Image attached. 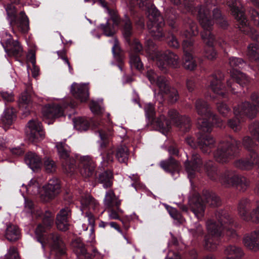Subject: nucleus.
<instances>
[{"label":"nucleus","instance_id":"79ce46f5","mask_svg":"<svg viewBox=\"0 0 259 259\" xmlns=\"http://www.w3.org/2000/svg\"><path fill=\"white\" fill-rule=\"evenodd\" d=\"M103 161L104 162L109 163L113 161V152L108 151L103 154H101Z\"/></svg>","mask_w":259,"mask_h":259},{"label":"nucleus","instance_id":"7ed1b4c3","mask_svg":"<svg viewBox=\"0 0 259 259\" xmlns=\"http://www.w3.org/2000/svg\"><path fill=\"white\" fill-rule=\"evenodd\" d=\"M122 34L126 42L130 47V63L132 67L141 71L144 69V65L140 54L145 51L147 55L156 62L158 67L163 71L166 72L168 67L176 68L178 66V57L169 50L160 51L155 42L151 39L145 41L144 48L139 40L133 37V27L130 21L125 19L122 22Z\"/></svg>","mask_w":259,"mask_h":259},{"label":"nucleus","instance_id":"de8ad7c7","mask_svg":"<svg viewBox=\"0 0 259 259\" xmlns=\"http://www.w3.org/2000/svg\"><path fill=\"white\" fill-rule=\"evenodd\" d=\"M170 215L175 220H179L180 219L181 215L178 211L174 208H170L168 210Z\"/></svg>","mask_w":259,"mask_h":259},{"label":"nucleus","instance_id":"bf43d9fd","mask_svg":"<svg viewBox=\"0 0 259 259\" xmlns=\"http://www.w3.org/2000/svg\"><path fill=\"white\" fill-rule=\"evenodd\" d=\"M65 63H66L68 66L69 72L72 74L73 73V69L71 66L69 60L67 62H65Z\"/></svg>","mask_w":259,"mask_h":259},{"label":"nucleus","instance_id":"72a5a7b5","mask_svg":"<svg viewBox=\"0 0 259 259\" xmlns=\"http://www.w3.org/2000/svg\"><path fill=\"white\" fill-rule=\"evenodd\" d=\"M112 51L114 58L119 62L118 67L120 70L122 71V64L123 63L122 50L119 46L118 41L116 40H115Z\"/></svg>","mask_w":259,"mask_h":259},{"label":"nucleus","instance_id":"774afa93","mask_svg":"<svg viewBox=\"0 0 259 259\" xmlns=\"http://www.w3.org/2000/svg\"><path fill=\"white\" fill-rule=\"evenodd\" d=\"M188 143H189V144H190V141H188Z\"/></svg>","mask_w":259,"mask_h":259},{"label":"nucleus","instance_id":"c85d7f7f","mask_svg":"<svg viewBox=\"0 0 259 259\" xmlns=\"http://www.w3.org/2000/svg\"><path fill=\"white\" fill-rule=\"evenodd\" d=\"M114 179L113 174L111 170H106L96 176V180L100 184H103L105 189L111 188L113 186Z\"/></svg>","mask_w":259,"mask_h":259},{"label":"nucleus","instance_id":"5fc2aeb1","mask_svg":"<svg viewBox=\"0 0 259 259\" xmlns=\"http://www.w3.org/2000/svg\"><path fill=\"white\" fill-rule=\"evenodd\" d=\"M109 226L111 228H114L116 230H117L119 233H122V230L120 229V227L119 225L116 223L114 222H109Z\"/></svg>","mask_w":259,"mask_h":259},{"label":"nucleus","instance_id":"6e6552de","mask_svg":"<svg viewBox=\"0 0 259 259\" xmlns=\"http://www.w3.org/2000/svg\"><path fill=\"white\" fill-rule=\"evenodd\" d=\"M85 2L92 3L94 5L98 3L103 8L106 9L110 16L105 24H101L98 28L103 32V34L106 36H113L116 33V28L117 26L120 27L122 32V22L125 19L129 20L131 25H133L132 19L135 22L137 28L143 29L145 28V19L142 14L138 11L137 8H131L130 10V15L131 18L128 14L124 15V17L120 18L117 13L110 9L108 3L105 0H84Z\"/></svg>","mask_w":259,"mask_h":259},{"label":"nucleus","instance_id":"393cba45","mask_svg":"<svg viewBox=\"0 0 259 259\" xmlns=\"http://www.w3.org/2000/svg\"><path fill=\"white\" fill-rule=\"evenodd\" d=\"M81 160L83 163L82 168L80 170V174L85 181H88L91 177L96 175L95 165L88 157H83L81 158Z\"/></svg>","mask_w":259,"mask_h":259},{"label":"nucleus","instance_id":"bb28decb","mask_svg":"<svg viewBox=\"0 0 259 259\" xmlns=\"http://www.w3.org/2000/svg\"><path fill=\"white\" fill-rule=\"evenodd\" d=\"M245 246L254 251L259 250V229L250 234L246 235L243 239Z\"/></svg>","mask_w":259,"mask_h":259},{"label":"nucleus","instance_id":"cd10ccee","mask_svg":"<svg viewBox=\"0 0 259 259\" xmlns=\"http://www.w3.org/2000/svg\"><path fill=\"white\" fill-rule=\"evenodd\" d=\"M25 161L27 165L33 171L40 169L42 165L41 158L36 153L28 152L25 156Z\"/></svg>","mask_w":259,"mask_h":259},{"label":"nucleus","instance_id":"0e129e2a","mask_svg":"<svg viewBox=\"0 0 259 259\" xmlns=\"http://www.w3.org/2000/svg\"><path fill=\"white\" fill-rule=\"evenodd\" d=\"M104 123V121L103 120H101L99 123V125H102Z\"/></svg>","mask_w":259,"mask_h":259},{"label":"nucleus","instance_id":"09e8293b","mask_svg":"<svg viewBox=\"0 0 259 259\" xmlns=\"http://www.w3.org/2000/svg\"><path fill=\"white\" fill-rule=\"evenodd\" d=\"M95 199L92 196H86L83 199V203L85 206H89L90 205H95Z\"/></svg>","mask_w":259,"mask_h":259},{"label":"nucleus","instance_id":"a878e982","mask_svg":"<svg viewBox=\"0 0 259 259\" xmlns=\"http://www.w3.org/2000/svg\"><path fill=\"white\" fill-rule=\"evenodd\" d=\"M6 44L7 47L6 51L10 56L18 58L22 57V48L18 40H14L11 38L7 39Z\"/></svg>","mask_w":259,"mask_h":259},{"label":"nucleus","instance_id":"e2e57ef3","mask_svg":"<svg viewBox=\"0 0 259 259\" xmlns=\"http://www.w3.org/2000/svg\"><path fill=\"white\" fill-rule=\"evenodd\" d=\"M167 259H181V258H180V257L179 256H177L175 258L169 257Z\"/></svg>","mask_w":259,"mask_h":259},{"label":"nucleus","instance_id":"603ef678","mask_svg":"<svg viewBox=\"0 0 259 259\" xmlns=\"http://www.w3.org/2000/svg\"><path fill=\"white\" fill-rule=\"evenodd\" d=\"M28 60L32 64V65L36 64L35 54L33 52H31L27 56Z\"/></svg>","mask_w":259,"mask_h":259},{"label":"nucleus","instance_id":"58836bf2","mask_svg":"<svg viewBox=\"0 0 259 259\" xmlns=\"http://www.w3.org/2000/svg\"><path fill=\"white\" fill-rule=\"evenodd\" d=\"M251 21L253 24L259 27V12L254 9H251L250 11Z\"/></svg>","mask_w":259,"mask_h":259},{"label":"nucleus","instance_id":"ea45409f","mask_svg":"<svg viewBox=\"0 0 259 259\" xmlns=\"http://www.w3.org/2000/svg\"><path fill=\"white\" fill-rule=\"evenodd\" d=\"M5 259H20L17 248L14 247H10L9 252L6 255Z\"/></svg>","mask_w":259,"mask_h":259},{"label":"nucleus","instance_id":"2f4dec72","mask_svg":"<svg viewBox=\"0 0 259 259\" xmlns=\"http://www.w3.org/2000/svg\"><path fill=\"white\" fill-rule=\"evenodd\" d=\"M128 156L129 150L127 147L120 146L116 148L115 157L119 162L126 163Z\"/></svg>","mask_w":259,"mask_h":259},{"label":"nucleus","instance_id":"9b49d317","mask_svg":"<svg viewBox=\"0 0 259 259\" xmlns=\"http://www.w3.org/2000/svg\"><path fill=\"white\" fill-rule=\"evenodd\" d=\"M53 221L49 217H45L36 227L35 233L37 240L44 246L45 243L51 242L56 253L63 256L66 254L65 244L59 234L56 232H51Z\"/></svg>","mask_w":259,"mask_h":259},{"label":"nucleus","instance_id":"c03bdc74","mask_svg":"<svg viewBox=\"0 0 259 259\" xmlns=\"http://www.w3.org/2000/svg\"><path fill=\"white\" fill-rule=\"evenodd\" d=\"M186 86L188 91L192 93L196 88V83L194 78H189L187 80Z\"/></svg>","mask_w":259,"mask_h":259},{"label":"nucleus","instance_id":"c756f323","mask_svg":"<svg viewBox=\"0 0 259 259\" xmlns=\"http://www.w3.org/2000/svg\"><path fill=\"white\" fill-rule=\"evenodd\" d=\"M78 257H82L84 259H94V256L97 253L96 249H93V253H90L87 251L85 246L82 243H77L74 250Z\"/></svg>","mask_w":259,"mask_h":259},{"label":"nucleus","instance_id":"5701e85b","mask_svg":"<svg viewBox=\"0 0 259 259\" xmlns=\"http://www.w3.org/2000/svg\"><path fill=\"white\" fill-rule=\"evenodd\" d=\"M32 100L30 94L25 91L21 94L19 99V111L25 117L28 116L32 111Z\"/></svg>","mask_w":259,"mask_h":259},{"label":"nucleus","instance_id":"a19ab883","mask_svg":"<svg viewBox=\"0 0 259 259\" xmlns=\"http://www.w3.org/2000/svg\"><path fill=\"white\" fill-rule=\"evenodd\" d=\"M110 218L112 219H115V220H119V217L118 214V213L114 209H111L110 214H109ZM120 220L122 222L123 225L124 226V228L127 230L130 228V224L128 221H123V220L120 219Z\"/></svg>","mask_w":259,"mask_h":259},{"label":"nucleus","instance_id":"3c124183","mask_svg":"<svg viewBox=\"0 0 259 259\" xmlns=\"http://www.w3.org/2000/svg\"><path fill=\"white\" fill-rule=\"evenodd\" d=\"M57 53L59 57L62 59L65 63L68 61V59L66 56V51L64 49L61 51H58Z\"/></svg>","mask_w":259,"mask_h":259},{"label":"nucleus","instance_id":"6e6d98bb","mask_svg":"<svg viewBox=\"0 0 259 259\" xmlns=\"http://www.w3.org/2000/svg\"><path fill=\"white\" fill-rule=\"evenodd\" d=\"M26 206L30 209H32L34 208L33 202L31 200H27L26 202Z\"/></svg>","mask_w":259,"mask_h":259},{"label":"nucleus","instance_id":"13d9d810","mask_svg":"<svg viewBox=\"0 0 259 259\" xmlns=\"http://www.w3.org/2000/svg\"><path fill=\"white\" fill-rule=\"evenodd\" d=\"M109 226V222L101 221L99 224V227L105 228Z\"/></svg>","mask_w":259,"mask_h":259},{"label":"nucleus","instance_id":"4468645a","mask_svg":"<svg viewBox=\"0 0 259 259\" xmlns=\"http://www.w3.org/2000/svg\"><path fill=\"white\" fill-rule=\"evenodd\" d=\"M241 147V142L240 141L229 136L220 143L213 154L217 161L222 163H227L239 155Z\"/></svg>","mask_w":259,"mask_h":259},{"label":"nucleus","instance_id":"9d476101","mask_svg":"<svg viewBox=\"0 0 259 259\" xmlns=\"http://www.w3.org/2000/svg\"><path fill=\"white\" fill-rule=\"evenodd\" d=\"M145 116L151 123L155 122L157 125L163 132H167L171 128V122L185 133L188 132L191 128V122L190 117L186 115H181L175 109H169L168 116L170 120L163 116L160 118H156V112L153 105L149 103L144 107Z\"/></svg>","mask_w":259,"mask_h":259},{"label":"nucleus","instance_id":"a18cd8bd","mask_svg":"<svg viewBox=\"0 0 259 259\" xmlns=\"http://www.w3.org/2000/svg\"><path fill=\"white\" fill-rule=\"evenodd\" d=\"M91 111L95 114H99L101 112V108L96 102H93L90 106Z\"/></svg>","mask_w":259,"mask_h":259},{"label":"nucleus","instance_id":"39448f33","mask_svg":"<svg viewBox=\"0 0 259 259\" xmlns=\"http://www.w3.org/2000/svg\"><path fill=\"white\" fill-rule=\"evenodd\" d=\"M229 64L230 67V78L227 80V86L223 82L224 80V74L220 71L207 77L206 84L208 90L215 94V96L211 94L207 95V98L209 97L212 99L218 97L226 98L229 91L234 94L238 92L236 91L235 87L239 86L243 88L246 87V89H248L250 78L240 70L246 65L245 62L242 58L231 57L229 59Z\"/></svg>","mask_w":259,"mask_h":259},{"label":"nucleus","instance_id":"412c9836","mask_svg":"<svg viewBox=\"0 0 259 259\" xmlns=\"http://www.w3.org/2000/svg\"><path fill=\"white\" fill-rule=\"evenodd\" d=\"M43 189L48 200H51L61 192L60 181L57 178H53L49 181L47 184L43 186Z\"/></svg>","mask_w":259,"mask_h":259},{"label":"nucleus","instance_id":"e433bc0d","mask_svg":"<svg viewBox=\"0 0 259 259\" xmlns=\"http://www.w3.org/2000/svg\"><path fill=\"white\" fill-rule=\"evenodd\" d=\"M217 108L219 113L224 117H227L231 113V109L228 106L224 103L218 104Z\"/></svg>","mask_w":259,"mask_h":259},{"label":"nucleus","instance_id":"a211bd4d","mask_svg":"<svg viewBox=\"0 0 259 259\" xmlns=\"http://www.w3.org/2000/svg\"><path fill=\"white\" fill-rule=\"evenodd\" d=\"M168 152L169 157L168 159L160 162V166L165 171L173 174L178 171L179 163L174 157L180 156L179 150L176 145H172L168 147Z\"/></svg>","mask_w":259,"mask_h":259},{"label":"nucleus","instance_id":"c9c22d12","mask_svg":"<svg viewBox=\"0 0 259 259\" xmlns=\"http://www.w3.org/2000/svg\"><path fill=\"white\" fill-rule=\"evenodd\" d=\"M103 128L104 129H102L101 128H99V134L101 140V147L102 148H105L108 144V140L107 139V135L106 132V130H108V128L106 127V125H103Z\"/></svg>","mask_w":259,"mask_h":259},{"label":"nucleus","instance_id":"49530a36","mask_svg":"<svg viewBox=\"0 0 259 259\" xmlns=\"http://www.w3.org/2000/svg\"><path fill=\"white\" fill-rule=\"evenodd\" d=\"M133 183L131 184L132 187L137 190L138 188L141 187V183L140 182L139 177L138 176L133 175V177H130Z\"/></svg>","mask_w":259,"mask_h":259},{"label":"nucleus","instance_id":"2eb2a0df","mask_svg":"<svg viewBox=\"0 0 259 259\" xmlns=\"http://www.w3.org/2000/svg\"><path fill=\"white\" fill-rule=\"evenodd\" d=\"M146 77L152 84L156 85L159 88L161 95L162 97L167 98L169 102L174 103L178 100V91L169 85L168 82L165 77L158 75L152 69L147 70Z\"/></svg>","mask_w":259,"mask_h":259},{"label":"nucleus","instance_id":"473e14b6","mask_svg":"<svg viewBox=\"0 0 259 259\" xmlns=\"http://www.w3.org/2000/svg\"><path fill=\"white\" fill-rule=\"evenodd\" d=\"M74 127L79 131H85L90 126V122L84 117H78L73 119Z\"/></svg>","mask_w":259,"mask_h":259},{"label":"nucleus","instance_id":"052dcab7","mask_svg":"<svg viewBox=\"0 0 259 259\" xmlns=\"http://www.w3.org/2000/svg\"><path fill=\"white\" fill-rule=\"evenodd\" d=\"M120 205V201H116L115 202H114V205H115V206L117 207V209H118V207L119 205Z\"/></svg>","mask_w":259,"mask_h":259},{"label":"nucleus","instance_id":"f03ea898","mask_svg":"<svg viewBox=\"0 0 259 259\" xmlns=\"http://www.w3.org/2000/svg\"><path fill=\"white\" fill-rule=\"evenodd\" d=\"M174 5L184 8V12H188L193 15H197L203 31L201 32V37L205 44L203 56L208 60L217 58L218 53L215 49V45L222 46L223 44H226L227 40L224 39H217L212 28L215 22L220 27L227 29L229 24L226 18L223 15L221 11L218 8L212 11L211 18L210 11L203 6L198 5L194 6L193 0H170Z\"/></svg>","mask_w":259,"mask_h":259},{"label":"nucleus","instance_id":"4c0bfd02","mask_svg":"<svg viewBox=\"0 0 259 259\" xmlns=\"http://www.w3.org/2000/svg\"><path fill=\"white\" fill-rule=\"evenodd\" d=\"M115 197V194L113 191H109L106 193L105 204L107 207H112L114 206Z\"/></svg>","mask_w":259,"mask_h":259},{"label":"nucleus","instance_id":"1a4fd4ad","mask_svg":"<svg viewBox=\"0 0 259 259\" xmlns=\"http://www.w3.org/2000/svg\"><path fill=\"white\" fill-rule=\"evenodd\" d=\"M204 167L207 176L211 180L219 181L226 187H233L244 192L249 186L248 180L235 170L226 169L220 174L217 164L213 161H206L204 164Z\"/></svg>","mask_w":259,"mask_h":259},{"label":"nucleus","instance_id":"69168bd1","mask_svg":"<svg viewBox=\"0 0 259 259\" xmlns=\"http://www.w3.org/2000/svg\"><path fill=\"white\" fill-rule=\"evenodd\" d=\"M88 217H89L90 219H92L93 217V215L91 214H90V215L89 214Z\"/></svg>","mask_w":259,"mask_h":259},{"label":"nucleus","instance_id":"aec40b11","mask_svg":"<svg viewBox=\"0 0 259 259\" xmlns=\"http://www.w3.org/2000/svg\"><path fill=\"white\" fill-rule=\"evenodd\" d=\"M70 217L71 211L68 207L62 208L56 217V224L58 229L64 232L68 230Z\"/></svg>","mask_w":259,"mask_h":259},{"label":"nucleus","instance_id":"4be33fe9","mask_svg":"<svg viewBox=\"0 0 259 259\" xmlns=\"http://www.w3.org/2000/svg\"><path fill=\"white\" fill-rule=\"evenodd\" d=\"M70 92L72 96L80 102H85L89 99V88L84 84H78L75 82L73 83L71 86Z\"/></svg>","mask_w":259,"mask_h":259},{"label":"nucleus","instance_id":"37998d69","mask_svg":"<svg viewBox=\"0 0 259 259\" xmlns=\"http://www.w3.org/2000/svg\"><path fill=\"white\" fill-rule=\"evenodd\" d=\"M204 232L203 227L200 225H198L196 228L193 230V235L194 237L199 238L202 237L204 235Z\"/></svg>","mask_w":259,"mask_h":259},{"label":"nucleus","instance_id":"8fccbe9b","mask_svg":"<svg viewBox=\"0 0 259 259\" xmlns=\"http://www.w3.org/2000/svg\"><path fill=\"white\" fill-rule=\"evenodd\" d=\"M11 151L13 154L15 155L16 156L22 155L25 153V150L23 148L20 147L13 148L11 150Z\"/></svg>","mask_w":259,"mask_h":259},{"label":"nucleus","instance_id":"7c9ffc66","mask_svg":"<svg viewBox=\"0 0 259 259\" xmlns=\"http://www.w3.org/2000/svg\"><path fill=\"white\" fill-rule=\"evenodd\" d=\"M5 236L9 241H16L20 238V230L17 226L10 224L7 226Z\"/></svg>","mask_w":259,"mask_h":259},{"label":"nucleus","instance_id":"680f3d73","mask_svg":"<svg viewBox=\"0 0 259 259\" xmlns=\"http://www.w3.org/2000/svg\"><path fill=\"white\" fill-rule=\"evenodd\" d=\"M5 144L4 142H0V149H3L5 147Z\"/></svg>","mask_w":259,"mask_h":259},{"label":"nucleus","instance_id":"338daca9","mask_svg":"<svg viewBox=\"0 0 259 259\" xmlns=\"http://www.w3.org/2000/svg\"><path fill=\"white\" fill-rule=\"evenodd\" d=\"M236 38V37H235L234 38H231V40H234V39Z\"/></svg>","mask_w":259,"mask_h":259},{"label":"nucleus","instance_id":"f8f14e48","mask_svg":"<svg viewBox=\"0 0 259 259\" xmlns=\"http://www.w3.org/2000/svg\"><path fill=\"white\" fill-rule=\"evenodd\" d=\"M9 2L5 6L8 19L14 33L19 32L26 34L29 30V22L24 11L18 13L16 5L20 0H9Z\"/></svg>","mask_w":259,"mask_h":259},{"label":"nucleus","instance_id":"864d4df0","mask_svg":"<svg viewBox=\"0 0 259 259\" xmlns=\"http://www.w3.org/2000/svg\"><path fill=\"white\" fill-rule=\"evenodd\" d=\"M39 68L36 66V64L32 65V75L34 78H36L39 75Z\"/></svg>","mask_w":259,"mask_h":259},{"label":"nucleus","instance_id":"f3484780","mask_svg":"<svg viewBox=\"0 0 259 259\" xmlns=\"http://www.w3.org/2000/svg\"><path fill=\"white\" fill-rule=\"evenodd\" d=\"M0 97L5 102L6 106H7V103L12 102L14 101L13 95L7 92H1ZM16 117V110L12 107L7 106L1 117V120L5 126H9L13 124Z\"/></svg>","mask_w":259,"mask_h":259},{"label":"nucleus","instance_id":"dca6fc26","mask_svg":"<svg viewBox=\"0 0 259 259\" xmlns=\"http://www.w3.org/2000/svg\"><path fill=\"white\" fill-rule=\"evenodd\" d=\"M56 147L64 171L67 174H73L77 168L76 160L70 156L68 146L64 143L60 142L57 143Z\"/></svg>","mask_w":259,"mask_h":259},{"label":"nucleus","instance_id":"f257e3e1","mask_svg":"<svg viewBox=\"0 0 259 259\" xmlns=\"http://www.w3.org/2000/svg\"><path fill=\"white\" fill-rule=\"evenodd\" d=\"M138 8L144 11L149 19L147 27L151 36L155 39L165 40L170 47L177 49L180 47L174 32L181 35L185 39L182 44L184 54V67L193 70L197 63L194 58V39L193 36L199 33L196 23L191 19L188 18L183 21V26H179V17L176 14L171 13L166 15V20L171 28V32H167L164 27L165 22L163 17L158 9L150 0H136Z\"/></svg>","mask_w":259,"mask_h":259},{"label":"nucleus","instance_id":"423d86ee","mask_svg":"<svg viewBox=\"0 0 259 259\" xmlns=\"http://www.w3.org/2000/svg\"><path fill=\"white\" fill-rule=\"evenodd\" d=\"M195 107L201 117L197 120L200 134L197 136L196 142L204 153L209 154L215 145L214 139L210 135L212 127L221 126L222 120L213 113L207 102L202 99L196 100Z\"/></svg>","mask_w":259,"mask_h":259},{"label":"nucleus","instance_id":"20e7f679","mask_svg":"<svg viewBox=\"0 0 259 259\" xmlns=\"http://www.w3.org/2000/svg\"><path fill=\"white\" fill-rule=\"evenodd\" d=\"M203 161L200 155L193 153L190 160L187 159L185 162L186 170L191 184L192 190L189 197V207L182 205L180 208L183 212H187L189 208L193 212L198 220H202L204 217L206 204L211 207H218L222 204L220 197L212 191L204 190L202 196L195 189L192 184V179L195 177L196 172L201 170Z\"/></svg>","mask_w":259,"mask_h":259},{"label":"nucleus","instance_id":"0eeeda50","mask_svg":"<svg viewBox=\"0 0 259 259\" xmlns=\"http://www.w3.org/2000/svg\"><path fill=\"white\" fill-rule=\"evenodd\" d=\"M217 221L208 219L206 222L208 234L204 237V248L214 250L221 241L226 232L232 238H237L236 231L232 228L235 226L234 220L226 210L220 209L215 212Z\"/></svg>","mask_w":259,"mask_h":259},{"label":"nucleus","instance_id":"ddd939ff","mask_svg":"<svg viewBox=\"0 0 259 259\" xmlns=\"http://www.w3.org/2000/svg\"><path fill=\"white\" fill-rule=\"evenodd\" d=\"M227 4L231 14L236 20L235 26L238 30L249 35L256 42H259V34L255 29L251 26L245 12L237 5V2L230 0Z\"/></svg>","mask_w":259,"mask_h":259},{"label":"nucleus","instance_id":"6ab92c4d","mask_svg":"<svg viewBox=\"0 0 259 259\" xmlns=\"http://www.w3.org/2000/svg\"><path fill=\"white\" fill-rule=\"evenodd\" d=\"M27 125L26 134L30 142H37L44 139L45 132L41 122L32 119L28 122Z\"/></svg>","mask_w":259,"mask_h":259},{"label":"nucleus","instance_id":"f704fd0d","mask_svg":"<svg viewBox=\"0 0 259 259\" xmlns=\"http://www.w3.org/2000/svg\"><path fill=\"white\" fill-rule=\"evenodd\" d=\"M42 165L48 173H52L56 170V165L55 162L49 157L43 159Z\"/></svg>","mask_w":259,"mask_h":259},{"label":"nucleus","instance_id":"4d7b16f0","mask_svg":"<svg viewBox=\"0 0 259 259\" xmlns=\"http://www.w3.org/2000/svg\"><path fill=\"white\" fill-rule=\"evenodd\" d=\"M68 105L72 108H74L75 107L77 106V104L76 103V102L71 100L68 103Z\"/></svg>","mask_w":259,"mask_h":259},{"label":"nucleus","instance_id":"b1692460","mask_svg":"<svg viewBox=\"0 0 259 259\" xmlns=\"http://www.w3.org/2000/svg\"><path fill=\"white\" fill-rule=\"evenodd\" d=\"M44 116L48 119H54L64 116V110L58 104H48L42 110Z\"/></svg>","mask_w":259,"mask_h":259}]
</instances>
